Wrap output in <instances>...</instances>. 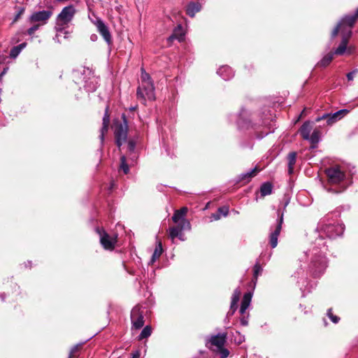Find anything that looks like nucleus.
Masks as SVG:
<instances>
[{"label":"nucleus","mask_w":358,"mask_h":358,"mask_svg":"<svg viewBox=\"0 0 358 358\" xmlns=\"http://www.w3.org/2000/svg\"><path fill=\"white\" fill-rule=\"evenodd\" d=\"M316 231L319 237L315 240V244L321 248H324L325 242L323 241L324 237L335 238L341 236L344 231V226L336 223L334 220L324 218L319 222Z\"/></svg>","instance_id":"nucleus-1"},{"label":"nucleus","mask_w":358,"mask_h":358,"mask_svg":"<svg viewBox=\"0 0 358 358\" xmlns=\"http://www.w3.org/2000/svg\"><path fill=\"white\" fill-rule=\"evenodd\" d=\"M310 257L308 268L315 277H319L324 273L328 264L326 257L323 255L322 248L314 246L312 249L305 252Z\"/></svg>","instance_id":"nucleus-2"},{"label":"nucleus","mask_w":358,"mask_h":358,"mask_svg":"<svg viewBox=\"0 0 358 358\" xmlns=\"http://www.w3.org/2000/svg\"><path fill=\"white\" fill-rule=\"evenodd\" d=\"M73 78L78 85L83 84L89 92H94L97 87V79L89 68L81 67L73 71Z\"/></svg>","instance_id":"nucleus-3"},{"label":"nucleus","mask_w":358,"mask_h":358,"mask_svg":"<svg viewBox=\"0 0 358 358\" xmlns=\"http://www.w3.org/2000/svg\"><path fill=\"white\" fill-rule=\"evenodd\" d=\"M325 173L328 178V181L330 184L335 185L342 183V189L336 191V192H341L343 191L350 184V182L347 180L345 169L341 166H332L327 169L325 170Z\"/></svg>","instance_id":"nucleus-4"},{"label":"nucleus","mask_w":358,"mask_h":358,"mask_svg":"<svg viewBox=\"0 0 358 358\" xmlns=\"http://www.w3.org/2000/svg\"><path fill=\"white\" fill-rule=\"evenodd\" d=\"M227 341V334H218L212 336L206 343L208 348L211 350L219 353L220 358H227L229 355V351L224 348Z\"/></svg>","instance_id":"nucleus-5"},{"label":"nucleus","mask_w":358,"mask_h":358,"mask_svg":"<svg viewBox=\"0 0 358 358\" xmlns=\"http://www.w3.org/2000/svg\"><path fill=\"white\" fill-rule=\"evenodd\" d=\"M75 13L76 9L73 6H66L62 9L57 17V36H59V33L66 32L65 26L73 20Z\"/></svg>","instance_id":"nucleus-6"},{"label":"nucleus","mask_w":358,"mask_h":358,"mask_svg":"<svg viewBox=\"0 0 358 358\" xmlns=\"http://www.w3.org/2000/svg\"><path fill=\"white\" fill-rule=\"evenodd\" d=\"M278 216L275 225L273 227H271L270 229L269 244L272 248H275L278 245V239L283 223V213H280V210H278Z\"/></svg>","instance_id":"nucleus-7"},{"label":"nucleus","mask_w":358,"mask_h":358,"mask_svg":"<svg viewBox=\"0 0 358 358\" xmlns=\"http://www.w3.org/2000/svg\"><path fill=\"white\" fill-rule=\"evenodd\" d=\"M137 97L142 101L154 100L155 99V87L152 83L141 84L137 90Z\"/></svg>","instance_id":"nucleus-8"},{"label":"nucleus","mask_w":358,"mask_h":358,"mask_svg":"<svg viewBox=\"0 0 358 358\" xmlns=\"http://www.w3.org/2000/svg\"><path fill=\"white\" fill-rule=\"evenodd\" d=\"M191 229V224L186 219H182L181 222L176 227L170 228L169 236L173 240L175 238H178L181 241H184L182 236L183 230H189Z\"/></svg>","instance_id":"nucleus-9"},{"label":"nucleus","mask_w":358,"mask_h":358,"mask_svg":"<svg viewBox=\"0 0 358 358\" xmlns=\"http://www.w3.org/2000/svg\"><path fill=\"white\" fill-rule=\"evenodd\" d=\"M96 231L100 237V243L106 250H111L115 248L116 237L110 236L103 229L96 228Z\"/></svg>","instance_id":"nucleus-10"},{"label":"nucleus","mask_w":358,"mask_h":358,"mask_svg":"<svg viewBox=\"0 0 358 358\" xmlns=\"http://www.w3.org/2000/svg\"><path fill=\"white\" fill-rule=\"evenodd\" d=\"M344 20V17L341 19V20L338 22L337 26L334 29L331 33V38H334L337 36L338 31H341L342 38H344L348 34H349V38L351 37L352 31L351 29L353 25L350 24V23L347 20Z\"/></svg>","instance_id":"nucleus-11"},{"label":"nucleus","mask_w":358,"mask_h":358,"mask_svg":"<svg viewBox=\"0 0 358 358\" xmlns=\"http://www.w3.org/2000/svg\"><path fill=\"white\" fill-rule=\"evenodd\" d=\"M52 13L50 10H41L33 13L29 17L30 23L38 22L41 25L46 24L47 21L52 16Z\"/></svg>","instance_id":"nucleus-12"},{"label":"nucleus","mask_w":358,"mask_h":358,"mask_svg":"<svg viewBox=\"0 0 358 358\" xmlns=\"http://www.w3.org/2000/svg\"><path fill=\"white\" fill-rule=\"evenodd\" d=\"M114 133L116 144L118 147H120L126 141L127 137V125L126 122H124V124H117L115 127Z\"/></svg>","instance_id":"nucleus-13"},{"label":"nucleus","mask_w":358,"mask_h":358,"mask_svg":"<svg viewBox=\"0 0 358 358\" xmlns=\"http://www.w3.org/2000/svg\"><path fill=\"white\" fill-rule=\"evenodd\" d=\"M131 320L133 327L136 329H141L144 324L143 313L138 306L134 307L131 311Z\"/></svg>","instance_id":"nucleus-14"},{"label":"nucleus","mask_w":358,"mask_h":358,"mask_svg":"<svg viewBox=\"0 0 358 358\" xmlns=\"http://www.w3.org/2000/svg\"><path fill=\"white\" fill-rule=\"evenodd\" d=\"M94 24L96 25L98 31L102 36L105 41L108 45H110L112 43L111 35L108 27L106 25L103 21L101 19H97L96 22H94Z\"/></svg>","instance_id":"nucleus-15"},{"label":"nucleus","mask_w":358,"mask_h":358,"mask_svg":"<svg viewBox=\"0 0 358 358\" xmlns=\"http://www.w3.org/2000/svg\"><path fill=\"white\" fill-rule=\"evenodd\" d=\"M241 294V292L239 289V288H236L234 291V293H233L232 296H231V306H230V310L228 312V315H234V313L236 310V309L238 308V302L239 301Z\"/></svg>","instance_id":"nucleus-16"},{"label":"nucleus","mask_w":358,"mask_h":358,"mask_svg":"<svg viewBox=\"0 0 358 358\" xmlns=\"http://www.w3.org/2000/svg\"><path fill=\"white\" fill-rule=\"evenodd\" d=\"M109 122H110V115L108 113V106H107L106 108L105 114L103 117V124H102V127L101 129V134L99 136L101 143H103L105 133H106L108 131Z\"/></svg>","instance_id":"nucleus-17"},{"label":"nucleus","mask_w":358,"mask_h":358,"mask_svg":"<svg viewBox=\"0 0 358 358\" xmlns=\"http://www.w3.org/2000/svg\"><path fill=\"white\" fill-rule=\"evenodd\" d=\"M224 80H227L234 77V71L229 66H222L217 71Z\"/></svg>","instance_id":"nucleus-18"},{"label":"nucleus","mask_w":358,"mask_h":358,"mask_svg":"<svg viewBox=\"0 0 358 358\" xmlns=\"http://www.w3.org/2000/svg\"><path fill=\"white\" fill-rule=\"evenodd\" d=\"M259 171V169L257 167H255L253 169L248 171L246 173H242L238 176V182L244 181L245 182H248L251 180V179L255 177L257 173Z\"/></svg>","instance_id":"nucleus-19"},{"label":"nucleus","mask_w":358,"mask_h":358,"mask_svg":"<svg viewBox=\"0 0 358 358\" xmlns=\"http://www.w3.org/2000/svg\"><path fill=\"white\" fill-rule=\"evenodd\" d=\"M252 299V294L250 292L245 293L243 296V300L241 301V305L240 308V313L241 315H244L246 310L249 307Z\"/></svg>","instance_id":"nucleus-20"},{"label":"nucleus","mask_w":358,"mask_h":358,"mask_svg":"<svg viewBox=\"0 0 358 358\" xmlns=\"http://www.w3.org/2000/svg\"><path fill=\"white\" fill-rule=\"evenodd\" d=\"M320 138L321 132L318 129H315L307 140L311 143V148L314 149L317 147V144L320 142Z\"/></svg>","instance_id":"nucleus-21"},{"label":"nucleus","mask_w":358,"mask_h":358,"mask_svg":"<svg viewBox=\"0 0 358 358\" xmlns=\"http://www.w3.org/2000/svg\"><path fill=\"white\" fill-rule=\"evenodd\" d=\"M349 41V34L345 36L344 38H342L341 43L339 46L335 50L334 55H342L345 53L347 50V45Z\"/></svg>","instance_id":"nucleus-22"},{"label":"nucleus","mask_w":358,"mask_h":358,"mask_svg":"<svg viewBox=\"0 0 358 358\" xmlns=\"http://www.w3.org/2000/svg\"><path fill=\"white\" fill-rule=\"evenodd\" d=\"M201 6L199 3L191 2L187 7V14L190 17H194L196 13L200 11Z\"/></svg>","instance_id":"nucleus-23"},{"label":"nucleus","mask_w":358,"mask_h":358,"mask_svg":"<svg viewBox=\"0 0 358 358\" xmlns=\"http://www.w3.org/2000/svg\"><path fill=\"white\" fill-rule=\"evenodd\" d=\"M322 120L327 121V125L331 126L338 122L336 119L332 116L331 113H324L322 116H319L315 119V122H318Z\"/></svg>","instance_id":"nucleus-24"},{"label":"nucleus","mask_w":358,"mask_h":358,"mask_svg":"<svg viewBox=\"0 0 358 358\" xmlns=\"http://www.w3.org/2000/svg\"><path fill=\"white\" fill-rule=\"evenodd\" d=\"M311 130L312 127L309 122H306L303 124L300 129V134L303 139L307 140L309 138Z\"/></svg>","instance_id":"nucleus-25"},{"label":"nucleus","mask_w":358,"mask_h":358,"mask_svg":"<svg viewBox=\"0 0 358 358\" xmlns=\"http://www.w3.org/2000/svg\"><path fill=\"white\" fill-rule=\"evenodd\" d=\"M288 160V173L292 174L294 171V165L296 161V153L295 152H290L287 156Z\"/></svg>","instance_id":"nucleus-26"},{"label":"nucleus","mask_w":358,"mask_h":358,"mask_svg":"<svg viewBox=\"0 0 358 358\" xmlns=\"http://www.w3.org/2000/svg\"><path fill=\"white\" fill-rule=\"evenodd\" d=\"M334 58V52H330L324 55L322 59L317 63V66L320 67L327 66Z\"/></svg>","instance_id":"nucleus-27"},{"label":"nucleus","mask_w":358,"mask_h":358,"mask_svg":"<svg viewBox=\"0 0 358 358\" xmlns=\"http://www.w3.org/2000/svg\"><path fill=\"white\" fill-rule=\"evenodd\" d=\"M27 43H22L17 46L13 47L10 52V57L13 59H15L21 51L26 47Z\"/></svg>","instance_id":"nucleus-28"},{"label":"nucleus","mask_w":358,"mask_h":358,"mask_svg":"<svg viewBox=\"0 0 358 358\" xmlns=\"http://www.w3.org/2000/svg\"><path fill=\"white\" fill-rule=\"evenodd\" d=\"M177 39L178 41H182L184 39V34L182 33L181 26H178L175 29L173 34L169 37V40Z\"/></svg>","instance_id":"nucleus-29"},{"label":"nucleus","mask_w":358,"mask_h":358,"mask_svg":"<svg viewBox=\"0 0 358 358\" xmlns=\"http://www.w3.org/2000/svg\"><path fill=\"white\" fill-rule=\"evenodd\" d=\"M272 185L270 182H264L261 185L260 192L262 196L269 195L272 192Z\"/></svg>","instance_id":"nucleus-30"},{"label":"nucleus","mask_w":358,"mask_h":358,"mask_svg":"<svg viewBox=\"0 0 358 358\" xmlns=\"http://www.w3.org/2000/svg\"><path fill=\"white\" fill-rule=\"evenodd\" d=\"M162 253V243L159 242L155 249V251L152 255L150 264H153L157 259H159V257L161 256Z\"/></svg>","instance_id":"nucleus-31"},{"label":"nucleus","mask_w":358,"mask_h":358,"mask_svg":"<svg viewBox=\"0 0 358 358\" xmlns=\"http://www.w3.org/2000/svg\"><path fill=\"white\" fill-rule=\"evenodd\" d=\"M348 113L349 110H348L347 109H341L334 113H331V115L332 116H334L336 120L338 121L341 120L343 117H345Z\"/></svg>","instance_id":"nucleus-32"},{"label":"nucleus","mask_w":358,"mask_h":358,"mask_svg":"<svg viewBox=\"0 0 358 358\" xmlns=\"http://www.w3.org/2000/svg\"><path fill=\"white\" fill-rule=\"evenodd\" d=\"M152 329L150 326H146L143 328L141 333L138 336V339L142 340L149 337L151 335Z\"/></svg>","instance_id":"nucleus-33"},{"label":"nucleus","mask_w":358,"mask_h":358,"mask_svg":"<svg viewBox=\"0 0 358 358\" xmlns=\"http://www.w3.org/2000/svg\"><path fill=\"white\" fill-rule=\"evenodd\" d=\"M247 115V113L245 110H242L239 114V117L237 121V124L240 127H244V124L247 123L245 117Z\"/></svg>","instance_id":"nucleus-34"},{"label":"nucleus","mask_w":358,"mask_h":358,"mask_svg":"<svg viewBox=\"0 0 358 358\" xmlns=\"http://www.w3.org/2000/svg\"><path fill=\"white\" fill-rule=\"evenodd\" d=\"M357 19H358V8L356 10V12L354 15H346L344 17V20H347L350 24L354 25Z\"/></svg>","instance_id":"nucleus-35"},{"label":"nucleus","mask_w":358,"mask_h":358,"mask_svg":"<svg viewBox=\"0 0 358 358\" xmlns=\"http://www.w3.org/2000/svg\"><path fill=\"white\" fill-rule=\"evenodd\" d=\"M147 83H152L150 75L145 71L143 69H141V84H147Z\"/></svg>","instance_id":"nucleus-36"},{"label":"nucleus","mask_w":358,"mask_h":358,"mask_svg":"<svg viewBox=\"0 0 358 358\" xmlns=\"http://www.w3.org/2000/svg\"><path fill=\"white\" fill-rule=\"evenodd\" d=\"M121 164L120 169L123 171V172L127 174L129 171V168L128 164H127L126 157L124 156H122L120 158Z\"/></svg>","instance_id":"nucleus-37"},{"label":"nucleus","mask_w":358,"mask_h":358,"mask_svg":"<svg viewBox=\"0 0 358 358\" xmlns=\"http://www.w3.org/2000/svg\"><path fill=\"white\" fill-rule=\"evenodd\" d=\"M16 9L17 10V13L15 15V16L12 22V24L15 23L21 17V16L24 14V13L25 11L24 7H17Z\"/></svg>","instance_id":"nucleus-38"},{"label":"nucleus","mask_w":358,"mask_h":358,"mask_svg":"<svg viewBox=\"0 0 358 358\" xmlns=\"http://www.w3.org/2000/svg\"><path fill=\"white\" fill-rule=\"evenodd\" d=\"M327 315L328 317H329V319L331 320L332 322L336 324L338 322V321L340 320V318L336 316V315H334L333 313H332V311H331V309H329L328 311H327Z\"/></svg>","instance_id":"nucleus-39"},{"label":"nucleus","mask_w":358,"mask_h":358,"mask_svg":"<svg viewBox=\"0 0 358 358\" xmlns=\"http://www.w3.org/2000/svg\"><path fill=\"white\" fill-rule=\"evenodd\" d=\"M182 219H185L183 216H180V214L178 213V212H175L173 217H172V220L173 221L176 223V224H179L180 222H181Z\"/></svg>","instance_id":"nucleus-40"},{"label":"nucleus","mask_w":358,"mask_h":358,"mask_svg":"<svg viewBox=\"0 0 358 358\" xmlns=\"http://www.w3.org/2000/svg\"><path fill=\"white\" fill-rule=\"evenodd\" d=\"M262 268L260 264L257 262L254 266V277L257 279L258 275L262 272Z\"/></svg>","instance_id":"nucleus-41"},{"label":"nucleus","mask_w":358,"mask_h":358,"mask_svg":"<svg viewBox=\"0 0 358 358\" xmlns=\"http://www.w3.org/2000/svg\"><path fill=\"white\" fill-rule=\"evenodd\" d=\"M41 25L40 24H34L33 25L32 27H31L29 29H28L27 30V34L29 35V36H31L33 35L36 31H37L39 27H41Z\"/></svg>","instance_id":"nucleus-42"},{"label":"nucleus","mask_w":358,"mask_h":358,"mask_svg":"<svg viewBox=\"0 0 358 358\" xmlns=\"http://www.w3.org/2000/svg\"><path fill=\"white\" fill-rule=\"evenodd\" d=\"M218 213L223 216H227L229 213V208L227 206L220 207L217 210Z\"/></svg>","instance_id":"nucleus-43"},{"label":"nucleus","mask_w":358,"mask_h":358,"mask_svg":"<svg viewBox=\"0 0 358 358\" xmlns=\"http://www.w3.org/2000/svg\"><path fill=\"white\" fill-rule=\"evenodd\" d=\"M357 71H352L347 74V78L348 80H352Z\"/></svg>","instance_id":"nucleus-44"},{"label":"nucleus","mask_w":358,"mask_h":358,"mask_svg":"<svg viewBox=\"0 0 358 358\" xmlns=\"http://www.w3.org/2000/svg\"><path fill=\"white\" fill-rule=\"evenodd\" d=\"M78 349V346H74L71 352H70V354H69V358H73L75 356H76V352H77Z\"/></svg>","instance_id":"nucleus-45"},{"label":"nucleus","mask_w":358,"mask_h":358,"mask_svg":"<svg viewBox=\"0 0 358 358\" xmlns=\"http://www.w3.org/2000/svg\"><path fill=\"white\" fill-rule=\"evenodd\" d=\"M176 212H178L180 214V216L185 217L187 212V208L186 207H183L180 210H176Z\"/></svg>","instance_id":"nucleus-46"},{"label":"nucleus","mask_w":358,"mask_h":358,"mask_svg":"<svg viewBox=\"0 0 358 358\" xmlns=\"http://www.w3.org/2000/svg\"><path fill=\"white\" fill-rule=\"evenodd\" d=\"M211 217L214 220H218L220 219L221 217V215L220 214L218 213V211L215 213H213L211 215Z\"/></svg>","instance_id":"nucleus-47"},{"label":"nucleus","mask_w":358,"mask_h":358,"mask_svg":"<svg viewBox=\"0 0 358 358\" xmlns=\"http://www.w3.org/2000/svg\"><path fill=\"white\" fill-rule=\"evenodd\" d=\"M241 323L242 325L246 326L248 324V320H247V318H245V317H243L241 319Z\"/></svg>","instance_id":"nucleus-48"},{"label":"nucleus","mask_w":358,"mask_h":358,"mask_svg":"<svg viewBox=\"0 0 358 358\" xmlns=\"http://www.w3.org/2000/svg\"><path fill=\"white\" fill-rule=\"evenodd\" d=\"M8 69V67L3 69V70L2 71V72L0 74V79H1L2 77L6 73Z\"/></svg>","instance_id":"nucleus-49"},{"label":"nucleus","mask_w":358,"mask_h":358,"mask_svg":"<svg viewBox=\"0 0 358 358\" xmlns=\"http://www.w3.org/2000/svg\"><path fill=\"white\" fill-rule=\"evenodd\" d=\"M90 39L92 41H96L97 40V36L96 34H92L90 36Z\"/></svg>","instance_id":"nucleus-50"},{"label":"nucleus","mask_w":358,"mask_h":358,"mask_svg":"<svg viewBox=\"0 0 358 358\" xmlns=\"http://www.w3.org/2000/svg\"><path fill=\"white\" fill-rule=\"evenodd\" d=\"M139 357H140V353H139V352L137 351L133 354L132 358H139Z\"/></svg>","instance_id":"nucleus-51"},{"label":"nucleus","mask_w":358,"mask_h":358,"mask_svg":"<svg viewBox=\"0 0 358 358\" xmlns=\"http://www.w3.org/2000/svg\"><path fill=\"white\" fill-rule=\"evenodd\" d=\"M129 146L130 150H134L135 144L133 142L130 141L129 143Z\"/></svg>","instance_id":"nucleus-52"},{"label":"nucleus","mask_w":358,"mask_h":358,"mask_svg":"<svg viewBox=\"0 0 358 358\" xmlns=\"http://www.w3.org/2000/svg\"><path fill=\"white\" fill-rule=\"evenodd\" d=\"M5 297H6V294H3V293L0 294V298L1 299L2 301L4 300Z\"/></svg>","instance_id":"nucleus-53"},{"label":"nucleus","mask_w":358,"mask_h":358,"mask_svg":"<svg viewBox=\"0 0 358 358\" xmlns=\"http://www.w3.org/2000/svg\"><path fill=\"white\" fill-rule=\"evenodd\" d=\"M273 130H271L270 129L269 131H266L264 135H267L268 133H271V132H273Z\"/></svg>","instance_id":"nucleus-54"},{"label":"nucleus","mask_w":358,"mask_h":358,"mask_svg":"<svg viewBox=\"0 0 358 358\" xmlns=\"http://www.w3.org/2000/svg\"><path fill=\"white\" fill-rule=\"evenodd\" d=\"M348 52L349 54H350L352 52V50H351L350 48H348Z\"/></svg>","instance_id":"nucleus-55"},{"label":"nucleus","mask_w":358,"mask_h":358,"mask_svg":"<svg viewBox=\"0 0 358 358\" xmlns=\"http://www.w3.org/2000/svg\"><path fill=\"white\" fill-rule=\"evenodd\" d=\"M243 341V340L241 338H240V339H239V341H238V343H241Z\"/></svg>","instance_id":"nucleus-56"},{"label":"nucleus","mask_w":358,"mask_h":358,"mask_svg":"<svg viewBox=\"0 0 358 358\" xmlns=\"http://www.w3.org/2000/svg\"><path fill=\"white\" fill-rule=\"evenodd\" d=\"M113 185H114V184H113V182H112V183H111V185H110V189H112V188H113Z\"/></svg>","instance_id":"nucleus-57"},{"label":"nucleus","mask_w":358,"mask_h":358,"mask_svg":"<svg viewBox=\"0 0 358 358\" xmlns=\"http://www.w3.org/2000/svg\"><path fill=\"white\" fill-rule=\"evenodd\" d=\"M3 62V59L0 57V63Z\"/></svg>","instance_id":"nucleus-58"},{"label":"nucleus","mask_w":358,"mask_h":358,"mask_svg":"<svg viewBox=\"0 0 358 358\" xmlns=\"http://www.w3.org/2000/svg\"><path fill=\"white\" fill-rule=\"evenodd\" d=\"M234 213H235L236 214H238V211H236H236H234Z\"/></svg>","instance_id":"nucleus-59"},{"label":"nucleus","mask_w":358,"mask_h":358,"mask_svg":"<svg viewBox=\"0 0 358 358\" xmlns=\"http://www.w3.org/2000/svg\"><path fill=\"white\" fill-rule=\"evenodd\" d=\"M13 42L15 43L14 40L13 39ZM15 42H17V40H15Z\"/></svg>","instance_id":"nucleus-60"},{"label":"nucleus","mask_w":358,"mask_h":358,"mask_svg":"<svg viewBox=\"0 0 358 358\" xmlns=\"http://www.w3.org/2000/svg\"><path fill=\"white\" fill-rule=\"evenodd\" d=\"M357 100H358V96H357Z\"/></svg>","instance_id":"nucleus-61"}]
</instances>
